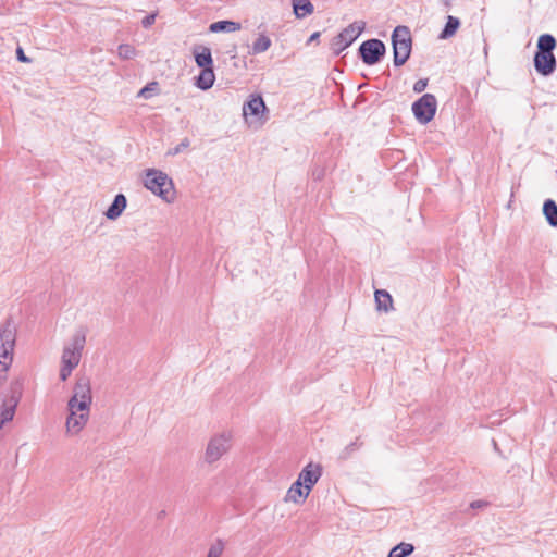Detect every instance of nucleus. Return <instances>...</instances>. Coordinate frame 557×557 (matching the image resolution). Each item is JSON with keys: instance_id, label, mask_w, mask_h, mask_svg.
I'll use <instances>...</instances> for the list:
<instances>
[{"instance_id": "nucleus-1", "label": "nucleus", "mask_w": 557, "mask_h": 557, "mask_svg": "<svg viewBox=\"0 0 557 557\" xmlns=\"http://www.w3.org/2000/svg\"><path fill=\"white\" fill-rule=\"evenodd\" d=\"M92 403L91 383L86 375L76 379L73 395L67 401L65 431L69 436H75L85 428L89 420Z\"/></svg>"}, {"instance_id": "nucleus-2", "label": "nucleus", "mask_w": 557, "mask_h": 557, "mask_svg": "<svg viewBox=\"0 0 557 557\" xmlns=\"http://www.w3.org/2000/svg\"><path fill=\"white\" fill-rule=\"evenodd\" d=\"M555 38L549 34L541 35L537 39V52L534 55V67L543 76L552 75L556 70V58L553 50Z\"/></svg>"}, {"instance_id": "nucleus-3", "label": "nucleus", "mask_w": 557, "mask_h": 557, "mask_svg": "<svg viewBox=\"0 0 557 557\" xmlns=\"http://www.w3.org/2000/svg\"><path fill=\"white\" fill-rule=\"evenodd\" d=\"M144 185L154 195L168 203L175 199V189L172 180L162 171L150 169L146 172Z\"/></svg>"}, {"instance_id": "nucleus-4", "label": "nucleus", "mask_w": 557, "mask_h": 557, "mask_svg": "<svg viewBox=\"0 0 557 557\" xmlns=\"http://www.w3.org/2000/svg\"><path fill=\"white\" fill-rule=\"evenodd\" d=\"M232 442L233 434L231 431H223L211 436L205 450V462L208 465L218 462L230 451Z\"/></svg>"}, {"instance_id": "nucleus-5", "label": "nucleus", "mask_w": 557, "mask_h": 557, "mask_svg": "<svg viewBox=\"0 0 557 557\" xmlns=\"http://www.w3.org/2000/svg\"><path fill=\"white\" fill-rule=\"evenodd\" d=\"M16 330L8 320L0 326V370H9L13 361Z\"/></svg>"}, {"instance_id": "nucleus-6", "label": "nucleus", "mask_w": 557, "mask_h": 557, "mask_svg": "<svg viewBox=\"0 0 557 557\" xmlns=\"http://www.w3.org/2000/svg\"><path fill=\"white\" fill-rule=\"evenodd\" d=\"M394 64L400 66L409 59L411 52V35L407 26L395 27L392 35Z\"/></svg>"}, {"instance_id": "nucleus-7", "label": "nucleus", "mask_w": 557, "mask_h": 557, "mask_svg": "<svg viewBox=\"0 0 557 557\" xmlns=\"http://www.w3.org/2000/svg\"><path fill=\"white\" fill-rule=\"evenodd\" d=\"M86 344V331L77 330L70 342L63 347L61 356V364L76 368L82 358V354Z\"/></svg>"}, {"instance_id": "nucleus-8", "label": "nucleus", "mask_w": 557, "mask_h": 557, "mask_svg": "<svg viewBox=\"0 0 557 557\" xmlns=\"http://www.w3.org/2000/svg\"><path fill=\"white\" fill-rule=\"evenodd\" d=\"M21 398V385L11 383L10 394L0 396V429L13 420L16 407Z\"/></svg>"}, {"instance_id": "nucleus-9", "label": "nucleus", "mask_w": 557, "mask_h": 557, "mask_svg": "<svg viewBox=\"0 0 557 557\" xmlns=\"http://www.w3.org/2000/svg\"><path fill=\"white\" fill-rule=\"evenodd\" d=\"M436 108V98L431 94H425L412 104V112L420 123L425 124L434 117Z\"/></svg>"}, {"instance_id": "nucleus-10", "label": "nucleus", "mask_w": 557, "mask_h": 557, "mask_svg": "<svg viewBox=\"0 0 557 557\" xmlns=\"http://www.w3.org/2000/svg\"><path fill=\"white\" fill-rule=\"evenodd\" d=\"M265 104L261 96H251L243 106V115L249 125H259L265 113Z\"/></svg>"}, {"instance_id": "nucleus-11", "label": "nucleus", "mask_w": 557, "mask_h": 557, "mask_svg": "<svg viewBox=\"0 0 557 557\" xmlns=\"http://www.w3.org/2000/svg\"><path fill=\"white\" fill-rule=\"evenodd\" d=\"M359 52L366 64L373 65L384 55L385 45L379 39H369L361 44Z\"/></svg>"}, {"instance_id": "nucleus-12", "label": "nucleus", "mask_w": 557, "mask_h": 557, "mask_svg": "<svg viewBox=\"0 0 557 557\" xmlns=\"http://www.w3.org/2000/svg\"><path fill=\"white\" fill-rule=\"evenodd\" d=\"M322 475V467L319 463H308L299 473L297 482L311 492L312 487Z\"/></svg>"}, {"instance_id": "nucleus-13", "label": "nucleus", "mask_w": 557, "mask_h": 557, "mask_svg": "<svg viewBox=\"0 0 557 557\" xmlns=\"http://www.w3.org/2000/svg\"><path fill=\"white\" fill-rule=\"evenodd\" d=\"M126 207L127 199L125 195L117 194L109 208L103 212V215L110 221H115L123 214Z\"/></svg>"}, {"instance_id": "nucleus-14", "label": "nucleus", "mask_w": 557, "mask_h": 557, "mask_svg": "<svg viewBox=\"0 0 557 557\" xmlns=\"http://www.w3.org/2000/svg\"><path fill=\"white\" fill-rule=\"evenodd\" d=\"M310 492L305 488L300 482L295 481L292 486L288 488L284 502L285 503H294V504H302L306 498L309 496Z\"/></svg>"}, {"instance_id": "nucleus-15", "label": "nucleus", "mask_w": 557, "mask_h": 557, "mask_svg": "<svg viewBox=\"0 0 557 557\" xmlns=\"http://www.w3.org/2000/svg\"><path fill=\"white\" fill-rule=\"evenodd\" d=\"M366 23L362 21L354 22L339 33L341 40L345 45H351L363 32Z\"/></svg>"}, {"instance_id": "nucleus-16", "label": "nucleus", "mask_w": 557, "mask_h": 557, "mask_svg": "<svg viewBox=\"0 0 557 557\" xmlns=\"http://www.w3.org/2000/svg\"><path fill=\"white\" fill-rule=\"evenodd\" d=\"M195 61L202 70L213 69L211 50L208 47H198L194 49Z\"/></svg>"}, {"instance_id": "nucleus-17", "label": "nucleus", "mask_w": 557, "mask_h": 557, "mask_svg": "<svg viewBox=\"0 0 557 557\" xmlns=\"http://www.w3.org/2000/svg\"><path fill=\"white\" fill-rule=\"evenodd\" d=\"M272 45L271 38L265 33H259L255 41L252 42L250 54H260L270 49Z\"/></svg>"}, {"instance_id": "nucleus-18", "label": "nucleus", "mask_w": 557, "mask_h": 557, "mask_svg": "<svg viewBox=\"0 0 557 557\" xmlns=\"http://www.w3.org/2000/svg\"><path fill=\"white\" fill-rule=\"evenodd\" d=\"M242 25L234 21H219L214 22L209 26L211 33H234L240 30Z\"/></svg>"}, {"instance_id": "nucleus-19", "label": "nucleus", "mask_w": 557, "mask_h": 557, "mask_svg": "<svg viewBox=\"0 0 557 557\" xmlns=\"http://www.w3.org/2000/svg\"><path fill=\"white\" fill-rule=\"evenodd\" d=\"M215 81L213 69L201 70L200 74L196 79V86L202 90H207L212 87Z\"/></svg>"}, {"instance_id": "nucleus-20", "label": "nucleus", "mask_w": 557, "mask_h": 557, "mask_svg": "<svg viewBox=\"0 0 557 557\" xmlns=\"http://www.w3.org/2000/svg\"><path fill=\"white\" fill-rule=\"evenodd\" d=\"M375 302L377 310L387 312L393 306V299L391 295L384 289H376L374 293Z\"/></svg>"}, {"instance_id": "nucleus-21", "label": "nucleus", "mask_w": 557, "mask_h": 557, "mask_svg": "<svg viewBox=\"0 0 557 557\" xmlns=\"http://www.w3.org/2000/svg\"><path fill=\"white\" fill-rule=\"evenodd\" d=\"M293 8L298 18H304L313 12V5L309 0H293Z\"/></svg>"}, {"instance_id": "nucleus-22", "label": "nucleus", "mask_w": 557, "mask_h": 557, "mask_svg": "<svg viewBox=\"0 0 557 557\" xmlns=\"http://www.w3.org/2000/svg\"><path fill=\"white\" fill-rule=\"evenodd\" d=\"M459 27L460 21L457 17L449 15L444 29L440 34V39H448L453 37Z\"/></svg>"}, {"instance_id": "nucleus-23", "label": "nucleus", "mask_w": 557, "mask_h": 557, "mask_svg": "<svg viewBox=\"0 0 557 557\" xmlns=\"http://www.w3.org/2000/svg\"><path fill=\"white\" fill-rule=\"evenodd\" d=\"M543 212L547 222L552 226H557V205L554 200H546L543 206Z\"/></svg>"}, {"instance_id": "nucleus-24", "label": "nucleus", "mask_w": 557, "mask_h": 557, "mask_svg": "<svg viewBox=\"0 0 557 557\" xmlns=\"http://www.w3.org/2000/svg\"><path fill=\"white\" fill-rule=\"evenodd\" d=\"M414 550V547L410 543H400L393 547L388 554V557H407L411 555Z\"/></svg>"}, {"instance_id": "nucleus-25", "label": "nucleus", "mask_w": 557, "mask_h": 557, "mask_svg": "<svg viewBox=\"0 0 557 557\" xmlns=\"http://www.w3.org/2000/svg\"><path fill=\"white\" fill-rule=\"evenodd\" d=\"M189 150V141H181L174 147H169L164 153V158H173L178 154L187 153Z\"/></svg>"}, {"instance_id": "nucleus-26", "label": "nucleus", "mask_w": 557, "mask_h": 557, "mask_svg": "<svg viewBox=\"0 0 557 557\" xmlns=\"http://www.w3.org/2000/svg\"><path fill=\"white\" fill-rule=\"evenodd\" d=\"M138 54L135 47L129 44H122L117 47V55L122 60L134 59Z\"/></svg>"}, {"instance_id": "nucleus-27", "label": "nucleus", "mask_w": 557, "mask_h": 557, "mask_svg": "<svg viewBox=\"0 0 557 557\" xmlns=\"http://www.w3.org/2000/svg\"><path fill=\"white\" fill-rule=\"evenodd\" d=\"M224 550V542L216 540L209 548L207 557H220Z\"/></svg>"}, {"instance_id": "nucleus-28", "label": "nucleus", "mask_w": 557, "mask_h": 557, "mask_svg": "<svg viewBox=\"0 0 557 557\" xmlns=\"http://www.w3.org/2000/svg\"><path fill=\"white\" fill-rule=\"evenodd\" d=\"M349 45H345V41H342L341 40V35L338 34L333 42H332V49L334 50V52L336 53H341L344 49H346Z\"/></svg>"}, {"instance_id": "nucleus-29", "label": "nucleus", "mask_w": 557, "mask_h": 557, "mask_svg": "<svg viewBox=\"0 0 557 557\" xmlns=\"http://www.w3.org/2000/svg\"><path fill=\"white\" fill-rule=\"evenodd\" d=\"M74 369L75 368H73V367L61 364V369H60L61 381H63V382L66 381Z\"/></svg>"}, {"instance_id": "nucleus-30", "label": "nucleus", "mask_w": 557, "mask_h": 557, "mask_svg": "<svg viewBox=\"0 0 557 557\" xmlns=\"http://www.w3.org/2000/svg\"><path fill=\"white\" fill-rule=\"evenodd\" d=\"M361 446V443H358V440L350 443L343 450V457H348L352 451L357 450Z\"/></svg>"}, {"instance_id": "nucleus-31", "label": "nucleus", "mask_w": 557, "mask_h": 557, "mask_svg": "<svg viewBox=\"0 0 557 557\" xmlns=\"http://www.w3.org/2000/svg\"><path fill=\"white\" fill-rule=\"evenodd\" d=\"M428 86V79H419L413 85V91L414 92H422Z\"/></svg>"}, {"instance_id": "nucleus-32", "label": "nucleus", "mask_w": 557, "mask_h": 557, "mask_svg": "<svg viewBox=\"0 0 557 557\" xmlns=\"http://www.w3.org/2000/svg\"><path fill=\"white\" fill-rule=\"evenodd\" d=\"M156 16H157L156 13H152V14H149V15L145 16L143 18V21H141L143 26L146 27V28L150 27L154 23Z\"/></svg>"}, {"instance_id": "nucleus-33", "label": "nucleus", "mask_w": 557, "mask_h": 557, "mask_svg": "<svg viewBox=\"0 0 557 557\" xmlns=\"http://www.w3.org/2000/svg\"><path fill=\"white\" fill-rule=\"evenodd\" d=\"M157 86L158 84L157 83H151L149 84L148 86H146L145 88H143L140 91H139V95L140 96H144V97H148L147 94H150V91H153L157 89Z\"/></svg>"}, {"instance_id": "nucleus-34", "label": "nucleus", "mask_w": 557, "mask_h": 557, "mask_svg": "<svg viewBox=\"0 0 557 557\" xmlns=\"http://www.w3.org/2000/svg\"><path fill=\"white\" fill-rule=\"evenodd\" d=\"M16 57H17V60L21 61V62H24V63H28L30 62V59L27 58L25 54H24V51L21 47H18L16 49Z\"/></svg>"}, {"instance_id": "nucleus-35", "label": "nucleus", "mask_w": 557, "mask_h": 557, "mask_svg": "<svg viewBox=\"0 0 557 557\" xmlns=\"http://www.w3.org/2000/svg\"><path fill=\"white\" fill-rule=\"evenodd\" d=\"M486 505L483 500H474L470 504L471 508H482Z\"/></svg>"}, {"instance_id": "nucleus-36", "label": "nucleus", "mask_w": 557, "mask_h": 557, "mask_svg": "<svg viewBox=\"0 0 557 557\" xmlns=\"http://www.w3.org/2000/svg\"><path fill=\"white\" fill-rule=\"evenodd\" d=\"M7 371L8 370H0V386L5 382L7 380Z\"/></svg>"}, {"instance_id": "nucleus-37", "label": "nucleus", "mask_w": 557, "mask_h": 557, "mask_svg": "<svg viewBox=\"0 0 557 557\" xmlns=\"http://www.w3.org/2000/svg\"><path fill=\"white\" fill-rule=\"evenodd\" d=\"M319 37H320V33H319V32L313 33V34L310 36V38H309V42H311V41H315Z\"/></svg>"}, {"instance_id": "nucleus-38", "label": "nucleus", "mask_w": 557, "mask_h": 557, "mask_svg": "<svg viewBox=\"0 0 557 557\" xmlns=\"http://www.w3.org/2000/svg\"><path fill=\"white\" fill-rule=\"evenodd\" d=\"M453 0H443V3L446 8H449L451 5Z\"/></svg>"}]
</instances>
